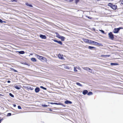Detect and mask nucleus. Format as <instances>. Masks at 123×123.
<instances>
[{
  "label": "nucleus",
  "instance_id": "f257e3e1",
  "mask_svg": "<svg viewBox=\"0 0 123 123\" xmlns=\"http://www.w3.org/2000/svg\"><path fill=\"white\" fill-rule=\"evenodd\" d=\"M92 43H91V44H92L93 45H97L98 46H103V45L102 44L100 43H98L97 42L93 41H91Z\"/></svg>",
  "mask_w": 123,
  "mask_h": 123
},
{
  "label": "nucleus",
  "instance_id": "f03ea898",
  "mask_svg": "<svg viewBox=\"0 0 123 123\" xmlns=\"http://www.w3.org/2000/svg\"><path fill=\"white\" fill-rule=\"evenodd\" d=\"M35 55V56L36 57L40 60H45V59H46L45 58L42 56L37 55V54H36Z\"/></svg>",
  "mask_w": 123,
  "mask_h": 123
},
{
  "label": "nucleus",
  "instance_id": "7ed1b4c3",
  "mask_svg": "<svg viewBox=\"0 0 123 123\" xmlns=\"http://www.w3.org/2000/svg\"><path fill=\"white\" fill-rule=\"evenodd\" d=\"M85 43H92L91 42V41H92L91 40H88L87 39H83Z\"/></svg>",
  "mask_w": 123,
  "mask_h": 123
},
{
  "label": "nucleus",
  "instance_id": "20e7f679",
  "mask_svg": "<svg viewBox=\"0 0 123 123\" xmlns=\"http://www.w3.org/2000/svg\"><path fill=\"white\" fill-rule=\"evenodd\" d=\"M55 33L56 34V36L57 38H65L64 37L60 36L57 33Z\"/></svg>",
  "mask_w": 123,
  "mask_h": 123
},
{
  "label": "nucleus",
  "instance_id": "39448f33",
  "mask_svg": "<svg viewBox=\"0 0 123 123\" xmlns=\"http://www.w3.org/2000/svg\"><path fill=\"white\" fill-rule=\"evenodd\" d=\"M49 103L50 104H52V105L55 104V105H61L63 106V104L62 103H61L50 102V103Z\"/></svg>",
  "mask_w": 123,
  "mask_h": 123
},
{
  "label": "nucleus",
  "instance_id": "423d86ee",
  "mask_svg": "<svg viewBox=\"0 0 123 123\" xmlns=\"http://www.w3.org/2000/svg\"><path fill=\"white\" fill-rule=\"evenodd\" d=\"M120 30V28H115L113 30V32L115 33H117Z\"/></svg>",
  "mask_w": 123,
  "mask_h": 123
},
{
  "label": "nucleus",
  "instance_id": "0eeeda50",
  "mask_svg": "<svg viewBox=\"0 0 123 123\" xmlns=\"http://www.w3.org/2000/svg\"><path fill=\"white\" fill-rule=\"evenodd\" d=\"M84 69L87 71H89V72L91 73L92 71V70L88 67H85Z\"/></svg>",
  "mask_w": 123,
  "mask_h": 123
},
{
  "label": "nucleus",
  "instance_id": "6e6552de",
  "mask_svg": "<svg viewBox=\"0 0 123 123\" xmlns=\"http://www.w3.org/2000/svg\"><path fill=\"white\" fill-rule=\"evenodd\" d=\"M58 57L59 59H63V55L60 54H59Z\"/></svg>",
  "mask_w": 123,
  "mask_h": 123
},
{
  "label": "nucleus",
  "instance_id": "1a4fd4ad",
  "mask_svg": "<svg viewBox=\"0 0 123 123\" xmlns=\"http://www.w3.org/2000/svg\"><path fill=\"white\" fill-rule=\"evenodd\" d=\"M111 7L114 10H116L117 8V6L116 5H111Z\"/></svg>",
  "mask_w": 123,
  "mask_h": 123
},
{
  "label": "nucleus",
  "instance_id": "9d476101",
  "mask_svg": "<svg viewBox=\"0 0 123 123\" xmlns=\"http://www.w3.org/2000/svg\"><path fill=\"white\" fill-rule=\"evenodd\" d=\"M109 35L110 38H113L114 37L113 35L111 32H110L109 33Z\"/></svg>",
  "mask_w": 123,
  "mask_h": 123
},
{
  "label": "nucleus",
  "instance_id": "9b49d317",
  "mask_svg": "<svg viewBox=\"0 0 123 123\" xmlns=\"http://www.w3.org/2000/svg\"><path fill=\"white\" fill-rule=\"evenodd\" d=\"M64 103L65 104H71L72 103V102L71 101L68 100H66L65 101Z\"/></svg>",
  "mask_w": 123,
  "mask_h": 123
},
{
  "label": "nucleus",
  "instance_id": "f8f14e48",
  "mask_svg": "<svg viewBox=\"0 0 123 123\" xmlns=\"http://www.w3.org/2000/svg\"><path fill=\"white\" fill-rule=\"evenodd\" d=\"M40 90V88L38 87H37L35 89V91L36 93L38 92Z\"/></svg>",
  "mask_w": 123,
  "mask_h": 123
},
{
  "label": "nucleus",
  "instance_id": "ddd939ff",
  "mask_svg": "<svg viewBox=\"0 0 123 123\" xmlns=\"http://www.w3.org/2000/svg\"><path fill=\"white\" fill-rule=\"evenodd\" d=\"M88 48L90 49H94L95 50L96 49V48L95 47H92L90 46H88Z\"/></svg>",
  "mask_w": 123,
  "mask_h": 123
},
{
  "label": "nucleus",
  "instance_id": "4468645a",
  "mask_svg": "<svg viewBox=\"0 0 123 123\" xmlns=\"http://www.w3.org/2000/svg\"><path fill=\"white\" fill-rule=\"evenodd\" d=\"M40 37L42 38H46V37L45 36L43 35H40Z\"/></svg>",
  "mask_w": 123,
  "mask_h": 123
},
{
  "label": "nucleus",
  "instance_id": "2eb2a0df",
  "mask_svg": "<svg viewBox=\"0 0 123 123\" xmlns=\"http://www.w3.org/2000/svg\"><path fill=\"white\" fill-rule=\"evenodd\" d=\"M88 91L87 90H84L83 92V94L84 95H85L87 93Z\"/></svg>",
  "mask_w": 123,
  "mask_h": 123
},
{
  "label": "nucleus",
  "instance_id": "dca6fc26",
  "mask_svg": "<svg viewBox=\"0 0 123 123\" xmlns=\"http://www.w3.org/2000/svg\"><path fill=\"white\" fill-rule=\"evenodd\" d=\"M14 87L17 89H20L21 88L20 86H14Z\"/></svg>",
  "mask_w": 123,
  "mask_h": 123
},
{
  "label": "nucleus",
  "instance_id": "f3484780",
  "mask_svg": "<svg viewBox=\"0 0 123 123\" xmlns=\"http://www.w3.org/2000/svg\"><path fill=\"white\" fill-rule=\"evenodd\" d=\"M118 63H111V65L113 66V65H118Z\"/></svg>",
  "mask_w": 123,
  "mask_h": 123
},
{
  "label": "nucleus",
  "instance_id": "a211bd4d",
  "mask_svg": "<svg viewBox=\"0 0 123 123\" xmlns=\"http://www.w3.org/2000/svg\"><path fill=\"white\" fill-rule=\"evenodd\" d=\"M80 68L79 67H78V68L76 67H74V71L75 72H77L78 71L76 69L77 68L78 69H79Z\"/></svg>",
  "mask_w": 123,
  "mask_h": 123
},
{
  "label": "nucleus",
  "instance_id": "6ab92c4d",
  "mask_svg": "<svg viewBox=\"0 0 123 123\" xmlns=\"http://www.w3.org/2000/svg\"><path fill=\"white\" fill-rule=\"evenodd\" d=\"M54 40L55 42H57L58 43H59L61 45H62V42L61 41H58L56 40Z\"/></svg>",
  "mask_w": 123,
  "mask_h": 123
},
{
  "label": "nucleus",
  "instance_id": "aec40b11",
  "mask_svg": "<svg viewBox=\"0 0 123 123\" xmlns=\"http://www.w3.org/2000/svg\"><path fill=\"white\" fill-rule=\"evenodd\" d=\"M31 60L32 61L34 62H36L37 61V60L36 59L34 58H32L31 59Z\"/></svg>",
  "mask_w": 123,
  "mask_h": 123
},
{
  "label": "nucleus",
  "instance_id": "412c9836",
  "mask_svg": "<svg viewBox=\"0 0 123 123\" xmlns=\"http://www.w3.org/2000/svg\"><path fill=\"white\" fill-rule=\"evenodd\" d=\"M18 53L20 54H23L25 53V52L23 51H21L18 52Z\"/></svg>",
  "mask_w": 123,
  "mask_h": 123
},
{
  "label": "nucleus",
  "instance_id": "4be33fe9",
  "mask_svg": "<svg viewBox=\"0 0 123 123\" xmlns=\"http://www.w3.org/2000/svg\"><path fill=\"white\" fill-rule=\"evenodd\" d=\"M25 4L27 6H29L30 7H32V6L31 5L29 4L28 3H25Z\"/></svg>",
  "mask_w": 123,
  "mask_h": 123
},
{
  "label": "nucleus",
  "instance_id": "5701e85b",
  "mask_svg": "<svg viewBox=\"0 0 123 123\" xmlns=\"http://www.w3.org/2000/svg\"><path fill=\"white\" fill-rule=\"evenodd\" d=\"M76 84L78 85L79 86H82V85L79 82H77L76 83Z\"/></svg>",
  "mask_w": 123,
  "mask_h": 123
},
{
  "label": "nucleus",
  "instance_id": "b1692460",
  "mask_svg": "<svg viewBox=\"0 0 123 123\" xmlns=\"http://www.w3.org/2000/svg\"><path fill=\"white\" fill-rule=\"evenodd\" d=\"M92 92H90L87 93V95H92Z\"/></svg>",
  "mask_w": 123,
  "mask_h": 123
},
{
  "label": "nucleus",
  "instance_id": "393cba45",
  "mask_svg": "<svg viewBox=\"0 0 123 123\" xmlns=\"http://www.w3.org/2000/svg\"><path fill=\"white\" fill-rule=\"evenodd\" d=\"M40 88L45 90H46L47 89V88H46L42 86H40Z\"/></svg>",
  "mask_w": 123,
  "mask_h": 123
},
{
  "label": "nucleus",
  "instance_id": "a878e982",
  "mask_svg": "<svg viewBox=\"0 0 123 123\" xmlns=\"http://www.w3.org/2000/svg\"><path fill=\"white\" fill-rule=\"evenodd\" d=\"M119 3L120 4H123V0H120V1H119Z\"/></svg>",
  "mask_w": 123,
  "mask_h": 123
},
{
  "label": "nucleus",
  "instance_id": "bb28decb",
  "mask_svg": "<svg viewBox=\"0 0 123 123\" xmlns=\"http://www.w3.org/2000/svg\"><path fill=\"white\" fill-rule=\"evenodd\" d=\"M9 95L10 96H11V97H12L13 98L14 97V95L11 93H9Z\"/></svg>",
  "mask_w": 123,
  "mask_h": 123
},
{
  "label": "nucleus",
  "instance_id": "cd10ccee",
  "mask_svg": "<svg viewBox=\"0 0 123 123\" xmlns=\"http://www.w3.org/2000/svg\"><path fill=\"white\" fill-rule=\"evenodd\" d=\"M11 115V114L10 113H9L7 114V116H10Z\"/></svg>",
  "mask_w": 123,
  "mask_h": 123
},
{
  "label": "nucleus",
  "instance_id": "c85d7f7f",
  "mask_svg": "<svg viewBox=\"0 0 123 123\" xmlns=\"http://www.w3.org/2000/svg\"><path fill=\"white\" fill-rule=\"evenodd\" d=\"M42 106L43 107H46L48 106L46 105H42Z\"/></svg>",
  "mask_w": 123,
  "mask_h": 123
},
{
  "label": "nucleus",
  "instance_id": "c756f323",
  "mask_svg": "<svg viewBox=\"0 0 123 123\" xmlns=\"http://www.w3.org/2000/svg\"><path fill=\"white\" fill-rule=\"evenodd\" d=\"M18 108L19 109H21V108L20 106H19V105L18 106Z\"/></svg>",
  "mask_w": 123,
  "mask_h": 123
},
{
  "label": "nucleus",
  "instance_id": "7c9ffc66",
  "mask_svg": "<svg viewBox=\"0 0 123 123\" xmlns=\"http://www.w3.org/2000/svg\"><path fill=\"white\" fill-rule=\"evenodd\" d=\"M111 5H113L111 3H109L108 5L109 6H110L111 7Z\"/></svg>",
  "mask_w": 123,
  "mask_h": 123
},
{
  "label": "nucleus",
  "instance_id": "2f4dec72",
  "mask_svg": "<svg viewBox=\"0 0 123 123\" xmlns=\"http://www.w3.org/2000/svg\"><path fill=\"white\" fill-rule=\"evenodd\" d=\"M110 55H105V57H109L110 56Z\"/></svg>",
  "mask_w": 123,
  "mask_h": 123
},
{
  "label": "nucleus",
  "instance_id": "473e14b6",
  "mask_svg": "<svg viewBox=\"0 0 123 123\" xmlns=\"http://www.w3.org/2000/svg\"><path fill=\"white\" fill-rule=\"evenodd\" d=\"M3 21H2L1 19H0V23H3Z\"/></svg>",
  "mask_w": 123,
  "mask_h": 123
},
{
  "label": "nucleus",
  "instance_id": "72a5a7b5",
  "mask_svg": "<svg viewBox=\"0 0 123 123\" xmlns=\"http://www.w3.org/2000/svg\"><path fill=\"white\" fill-rule=\"evenodd\" d=\"M79 0H75V3H77L79 1Z\"/></svg>",
  "mask_w": 123,
  "mask_h": 123
},
{
  "label": "nucleus",
  "instance_id": "f704fd0d",
  "mask_svg": "<svg viewBox=\"0 0 123 123\" xmlns=\"http://www.w3.org/2000/svg\"><path fill=\"white\" fill-rule=\"evenodd\" d=\"M101 56L102 57H105V55H102Z\"/></svg>",
  "mask_w": 123,
  "mask_h": 123
},
{
  "label": "nucleus",
  "instance_id": "c9c22d12",
  "mask_svg": "<svg viewBox=\"0 0 123 123\" xmlns=\"http://www.w3.org/2000/svg\"><path fill=\"white\" fill-rule=\"evenodd\" d=\"M100 31L102 32L103 33H104V31L102 30H100Z\"/></svg>",
  "mask_w": 123,
  "mask_h": 123
},
{
  "label": "nucleus",
  "instance_id": "e433bc0d",
  "mask_svg": "<svg viewBox=\"0 0 123 123\" xmlns=\"http://www.w3.org/2000/svg\"><path fill=\"white\" fill-rule=\"evenodd\" d=\"M87 17L89 19H92V18L91 17Z\"/></svg>",
  "mask_w": 123,
  "mask_h": 123
},
{
  "label": "nucleus",
  "instance_id": "4c0bfd02",
  "mask_svg": "<svg viewBox=\"0 0 123 123\" xmlns=\"http://www.w3.org/2000/svg\"><path fill=\"white\" fill-rule=\"evenodd\" d=\"M14 70H13V71H14V72H17V71L16 70H15V69H14Z\"/></svg>",
  "mask_w": 123,
  "mask_h": 123
},
{
  "label": "nucleus",
  "instance_id": "58836bf2",
  "mask_svg": "<svg viewBox=\"0 0 123 123\" xmlns=\"http://www.w3.org/2000/svg\"><path fill=\"white\" fill-rule=\"evenodd\" d=\"M11 69L12 70V71H13V70H14V69H13V68H11Z\"/></svg>",
  "mask_w": 123,
  "mask_h": 123
},
{
  "label": "nucleus",
  "instance_id": "ea45409f",
  "mask_svg": "<svg viewBox=\"0 0 123 123\" xmlns=\"http://www.w3.org/2000/svg\"><path fill=\"white\" fill-rule=\"evenodd\" d=\"M3 120V119L2 118L1 119H0V123L1 122V121Z\"/></svg>",
  "mask_w": 123,
  "mask_h": 123
},
{
  "label": "nucleus",
  "instance_id": "a19ab883",
  "mask_svg": "<svg viewBox=\"0 0 123 123\" xmlns=\"http://www.w3.org/2000/svg\"><path fill=\"white\" fill-rule=\"evenodd\" d=\"M66 68H67L68 69H69V67H67Z\"/></svg>",
  "mask_w": 123,
  "mask_h": 123
},
{
  "label": "nucleus",
  "instance_id": "79ce46f5",
  "mask_svg": "<svg viewBox=\"0 0 123 123\" xmlns=\"http://www.w3.org/2000/svg\"><path fill=\"white\" fill-rule=\"evenodd\" d=\"M10 82H11V81H9V80H8V81H7V82L8 83H10Z\"/></svg>",
  "mask_w": 123,
  "mask_h": 123
},
{
  "label": "nucleus",
  "instance_id": "37998d69",
  "mask_svg": "<svg viewBox=\"0 0 123 123\" xmlns=\"http://www.w3.org/2000/svg\"><path fill=\"white\" fill-rule=\"evenodd\" d=\"M13 106H14V107H15V106H16V105H15V104H14V105H13Z\"/></svg>",
  "mask_w": 123,
  "mask_h": 123
},
{
  "label": "nucleus",
  "instance_id": "c03bdc74",
  "mask_svg": "<svg viewBox=\"0 0 123 123\" xmlns=\"http://www.w3.org/2000/svg\"><path fill=\"white\" fill-rule=\"evenodd\" d=\"M3 96L4 95H2V94H0V96Z\"/></svg>",
  "mask_w": 123,
  "mask_h": 123
},
{
  "label": "nucleus",
  "instance_id": "a18cd8bd",
  "mask_svg": "<svg viewBox=\"0 0 123 123\" xmlns=\"http://www.w3.org/2000/svg\"><path fill=\"white\" fill-rule=\"evenodd\" d=\"M64 39H61L62 41H63L64 40Z\"/></svg>",
  "mask_w": 123,
  "mask_h": 123
},
{
  "label": "nucleus",
  "instance_id": "49530a36",
  "mask_svg": "<svg viewBox=\"0 0 123 123\" xmlns=\"http://www.w3.org/2000/svg\"><path fill=\"white\" fill-rule=\"evenodd\" d=\"M49 110L50 111H52V110L50 109H49Z\"/></svg>",
  "mask_w": 123,
  "mask_h": 123
},
{
  "label": "nucleus",
  "instance_id": "de8ad7c7",
  "mask_svg": "<svg viewBox=\"0 0 123 123\" xmlns=\"http://www.w3.org/2000/svg\"><path fill=\"white\" fill-rule=\"evenodd\" d=\"M3 22H4L3 23H6V22H5V21H3Z\"/></svg>",
  "mask_w": 123,
  "mask_h": 123
},
{
  "label": "nucleus",
  "instance_id": "09e8293b",
  "mask_svg": "<svg viewBox=\"0 0 123 123\" xmlns=\"http://www.w3.org/2000/svg\"><path fill=\"white\" fill-rule=\"evenodd\" d=\"M0 118H1V117H0Z\"/></svg>",
  "mask_w": 123,
  "mask_h": 123
}]
</instances>
